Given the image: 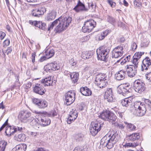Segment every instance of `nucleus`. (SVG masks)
<instances>
[{"instance_id":"f257e3e1","label":"nucleus","mask_w":151,"mask_h":151,"mask_svg":"<svg viewBox=\"0 0 151 151\" xmlns=\"http://www.w3.org/2000/svg\"><path fill=\"white\" fill-rule=\"evenodd\" d=\"M72 19L71 17H60L59 18L54 21L51 24L48 26L47 30L50 31L52 29L55 25L59 22L58 25L55 28V30L58 32L60 33L66 29L69 24L71 22Z\"/></svg>"},{"instance_id":"f03ea898","label":"nucleus","mask_w":151,"mask_h":151,"mask_svg":"<svg viewBox=\"0 0 151 151\" xmlns=\"http://www.w3.org/2000/svg\"><path fill=\"white\" fill-rule=\"evenodd\" d=\"M145 104L139 102L134 103V106L132 109V112L135 115L138 116H142L146 113V108L150 110L151 109V102L148 99L145 100Z\"/></svg>"},{"instance_id":"7ed1b4c3","label":"nucleus","mask_w":151,"mask_h":151,"mask_svg":"<svg viewBox=\"0 0 151 151\" xmlns=\"http://www.w3.org/2000/svg\"><path fill=\"white\" fill-rule=\"evenodd\" d=\"M110 49L109 47L105 45L100 47L96 50L98 60L105 61L108 58Z\"/></svg>"},{"instance_id":"20e7f679","label":"nucleus","mask_w":151,"mask_h":151,"mask_svg":"<svg viewBox=\"0 0 151 151\" xmlns=\"http://www.w3.org/2000/svg\"><path fill=\"white\" fill-rule=\"evenodd\" d=\"M108 78L104 74L99 73L96 75L95 81L97 86L101 88L106 87L108 85Z\"/></svg>"},{"instance_id":"39448f33","label":"nucleus","mask_w":151,"mask_h":151,"mask_svg":"<svg viewBox=\"0 0 151 151\" xmlns=\"http://www.w3.org/2000/svg\"><path fill=\"white\" fill-rule=\"evenodd\" d=\"M99 117L112 124L116 122L117 119V117L114 114L109 110L103 111L99 116Z\"/></svg>"},{"instance_id":"423d86ee","label":"nucleus","mask_w":151,"mask_h":151,"mask_svg":"<svg viewBox=\"0 0 151 151\" xmlns=\"http://www.w3.org/2000/svg\"><path fill=\"white\" fill-rule=\"evenodd\" d=\"M32 112L36 114L41 115L40 121L43 126H47L50 124V119L46 117L45 116L51 117V114L48 113L46 111H40L34 110L32 111Z\"/></svg>"},{"instance_id":"0eeeda50","label":"nucleus","mask_w":151,"mask_h":151,"mask_svg":"<svg viewBox=\"0 0 151 151\" xmlns=\"http://www.w3.org/2000/svg\"><path fill=\"white\" fill-rule=\"evenodd\" d=\"M103 123L96 121L92 122L90 127V133L94 136L101 129Z\"/></svg>"},{"instance_id":"6e6552de","label":"nucleus","mask_w":151,"mask_h":151,"mask_svg":"<svg viewBox=\"0 0 151 151\" xmlns=\"http://www.w3.org/2000/svg\"><path fill=\"white\" fill-rule=\"evenodd\" d=\"M96 23L94 20L90 19L85 22L84 25L82 27V31L84 33L90 32L96 27Z\"/></svg>"},{"instance_id":"1a4fd4ad","label":"nucleus","mask_w":151,"mask_h":151,"mask_svg":"<svg viewBox=\"0 0 151 151\" xmlns=\"http://www.w3.org/2000/svg\"><path fill=\"white\" fill-rule=\"evenodd\" d=\"M134 90L137 92L142 93L145 88V84L140 79L135 80L133 83Z\"/></svg>"},{"instance_id":"9d476101","label":"nucleus","mask_w":151,"mask_h":151,"mask_svg":"<svg viewBox=\"0 0 151 151\" xmlns=\"http://www.w3.org/2000/svg\"><path fill=\"white\" fill-rule=\"evenodd\" d=\"M132 65H127L126 70L128 76L131 78L134 77L137 73L138 64L132 62Z\"/></svg>"},{"instance_id":"9b49d317","label":"nucleus","mask_w":151,"mask_h":151,"mask_svg":"<svg viewBox=\"0 0 151 151\" xmlns=\"http://www.w3.org/2000/svg\"><path fill=\"white\" fill-rule=\"evenodd\" d=\"M76 93L74 90L68 91L65 95L66 104L69 105L72 104L75 100Z\"/></svg>"},{"instance_id":"f8f14e48","label":"nucleus","mask_w":151,"mask_h":151,"mask_svg":"<svg viewBox=\"0 0 151 151\" xmlns=\"http://www.w3.org/2000/svg\"><path fill=\"white\" fill-rule=\"evenodd\" d=\"M31 116V113L29 111L24 110L21 111L18 115V119L22 122H26L29 120Z\"/></svg>"},{"instance_id":"ddd939ff","label":"nucleus","mask_w":151,"mask_h":151,"mask_svg":"<svg viewBox=\"0 0 151 151\" xmlns=\"http://www.w3.org/2000/svg\"><path fill=\"white\" fill-rule=\"evenodd\" d=\"M115 144L114 142L111 141L109 139V137H107L106 136L104 137L101 140L100 144L103 147H106L109 149L111 148Z\"/></svg>"},{"instance_id":"4468645a","label":"nucleus","mask_w":151,"mask_h":151,"mask_svg":"<svg viewBox=\"0 0 151 151\" xmlns=\"http://www.w3.org/2000/svg\"><path fill=\"white\" fill-rule=\"evenodd\" d=\"M123 48L121 45L115 47L113 50L112 54V58H117L122 56Z\"/></svg>"},{"instance_id":"2eb2a0df","label":"nucleus","mask_w":151,"mask_h":151,"mask_svg":"<svg viewBox=\"0 0 151 151\" xmlns=\"http://www.w3.org/2000/svg\"><path fill=\"white\" fill-rule=\"evenodd\" d=\"M104 98L109 102H114L115 101V97L114 96L112 89L111 88H108L104 93Z\"/></svg>"},{"instance_id":"dca6fc26","label":"nucleus","mask_w":151,"mask_h":151,"mask_svg":"<svg viewBox=\"0 0 151 151\" xmlns=\"http://www.w3.org/2000/svg\"><path fill=\"white\" fill-rule=\"evenodd\" d=\"M151 61L150 58L146 57L142 61L141 65L142 71L147 70L151 68Z\"/></svg>"},{"instance_id":"f3484780","label":"nucleus","mask_w":151,"mask_h":151,"mask_svg":"<svg viewBox=\"0 0 151 151\" xmlns=\"http://www.w3.org/2000/svg\"><path fill=\"white\" fill-rule=\"evenodd\" d=\"M33 101L40 109H44L48 106L47 102L45 100H40L39 99H35L33 100Z\"/></svg>"},{"instance_id":"a211bd4d","label":"nucleus","mask_w":151,"mask_h":151,"mask_svg":"<svg viewBox=\"0 0 151 151\" xmlns=\"http://www.w3.org/2000/svg\"><path fill=\"white\" fill-rule=\"evenodd\" d=\"M46 9L44 7L33 9L32 12V16L36 17H39L41 15L43 14L45 12Z\"/></svg>"},{"instance_id":"6ab92c4d","label":"nucleus","mask_w":151,"mask_h":151,"mask_svg":"<svg viewBox=\"0 0 151 151\" xmlns=\"http://www.w3.org/2000/svg\"><path fill=\"white\" fill-rule=\"evenodd\" d=\"M69 115L67 119V123L70 124L77 118L78 114L77 111L76 110L73 109L70 112Z\"/></svg>"},{"instance_id":"aec40b11","label":"nucleus","mask_w":151,"mask_h":151,"mask_svg":"<svg viewBox=\"0 0 151 151\" xmlns=\"http://www.w3.org/2000/svg\"><path fill=\"white\" fill-rule=\"evenodd\" d=\"M45 89L42 85L37 84L34 87L33 90L35 93L42 95L45 93Z\"/></svg>"},{"instance_id":"412c9836","label":"nucleus","mask_w":151,"mask_h":151,"mask_svg":"<svg viewBox=\"0 0 151 151\" xmlns=\"http://www.w3.org/2000/svg\"><path fill=\"white\" fill-rule=\"evenodd\" d=\"M73 9L77 12L87 10V9L85 8L84 5L81 2L80 0L78 1L77 4Z\"/></svg>"},{"instance_id":"4be33fe9","label":"nucleus","mask_w":151,"mask_h":151,"mask_svg":"<svg viewBox=\"0 0 151 151\" xmlns=\"http://www.w3.org/2000/svg\"><path fill=\"white\" fill-rule=\"evenodd\" d=\"M67 73H68L67 76H68L69 75L70 76L72 82L73 83H77L78 79V73L75 72L70 73L69 72H67Z\"/></svg>"},{"instance_id":"5701e85b","label":"nucleus","mask_w":151,"mask_h":151,"mask_svg":"<svg viewBox=\"0 0 151 151\" xmlns=\"http://www.w3.org/2000/svg\"><path fill=\"white\" fill-rule=\"evenodd\" d=\"M126 71L124 70H121L115 75V77L116 80L121 81L123 80L125 77Z\"/></svg>"},{"instance_id":"b1692460","label":"nucleus","mask_w":151,"mask_h":151,"mask_svg":"<svg viewBox=\"0 0 151 151\" xmlns=\"http://www.w3.org/2000/svg\"><path fill=\"white\" fill-rule=\"evenodd\" d=\"M5 131V133L7 135H13L14 133L17 132V128L13 126H7Z\"/></svg>"},{"instance_id":"393cba45","label":"nucleus","mask_w":151,"mask_h":151,"mask_svg":"<svg viewBox=\"0 0 151 151\" xmlns=\"http://www.w3.org/2000/svg\"><path fill=\"white\" fill-rule=\"evenodd\" d=\"M93 54V52L91 51H83L81 54V58L84 59L91 58Z\"/></svg>"},{"instance_id":"a878e982","label":"nucleus","mask_w":151,"mask_h":151,"mask_svg":"<svg viewBox=\"0 0 151 151\" xmlns=\"http://www.w3.org/2000/svg\"><path fill=\"white\" fill-rule=\"evenodd\" d=\"M27 146L25 144H21L17 145L12 150V151H25Z\"/></svg>"},{"instance_id":"bb28decb","label":"nucleus","mask_w":151,"mask_h":151,"mask_svg":"<svg viewBox=\"0 0 151 151\" xmlns=\"http://www.w3.org/2000/svg\"><path fill=\"white\" fill-rule=\"evenodd\" d=\"M41 82L45 86H52L53 85V82L51 77H49L45 78L43 80H42Z\"/></svg>"},{"instance_id":"cd10ccee","label":"nucleus","mask_w":151,"mask_h":151,"mask_svg":"<svg viewBox=\"0 0 151 151\" xmlns=\"http://www.w3.org/2000/svg\"><path fill=\"white\" fill-rule=\"evenodd\" d=\"M80 92L84 96H88L92 94V91L87 87L81 88Z\"/></svg>"},{"instance_id":"c85d7f7f","label":"nucleus","mask_w":151,"mask_h":151,"mask_svg":"<svg viewBox=\"0 0 151 151\" xmlns=\"http://www.w3.org/2000/svg\"><path fill=\"white\" fill-rule=\"evenodd\" d=\"M56 16V12L52 11L47 14L45 19L48 21H50L54 19Z\"/></svg>"},{"instance_id":"c756f323","label":"nucleus","mask_w":151,"mask_h":151,"mask_svg":"<svg viewBox=\"0 0 151 151\" xmlns=\"http://www.w3.org/2000/svg\"><path fill=\"white\" fill-rule=\"evenodd\" d=\"M30 118L32 120L30 122V124L36 129L39 128L40 126L39 120L37 119H35L32 117H31Z\"/></svg>"},{"instance_id":"7c9ffc66","label":"nucleus","mask_w":151,"mask_h":151,"mask_svg":"<svg viewBox=\"0 0 151 151\" xmlns=\"http://www.w3.org/2000/svg\"><path fill=\"white\" fill-rule=\"evenodd\" d=\"M143 54V52H140L135 53L133 57V58L132 60V62L138 64L139 59Z\"/></svg>"},{"instance_id":"2f4dec72","label":"nucleus","mask_w":151,"mask_h":151,"mask_svg":"<svg viewBox=\"0 0 151 151\" xmlns=\"http://www.w3.org/2000/svg\"><path fill=\"white\" fill-rule=\"evenodd\" d=\"M128 139L131 141H134L137 140L139 138V134L138 133H133L132 134L127 136Z\"/></svg>"},{"instance_id":"473e14b6","label":"nucleus","mask_w":151,"mask_h":151,"mask_svg":"<svg viewBox=\"0 0 151 151\" xmlns=\"http://www.w3.org/2000/svg\"><path fill=\"white\" fill-rule=\"evenodd\" d=\"M109 139L111 141L114 142L115 143L118 141L119 139V136L117 133L113 134L112 136H109Z\"/></svg>"},{"instance_id":"72a5a7b5","label":"nucleus","mask_w":151,"mask_h":151,"mask_svg":"<svg viewBox=\"0 0 151 151\" xmlns=\"http://www.w3.org/2000/svg\"><path fill=\"white\" fill-rule=\"evenodd\" d=\"M132 101L129 98L125 99L122 100L121 103L123 106H128L131 104Z\"/></svg>"},{"instance_id":"f704fd0d","label":"nucleus","mask_w":151,"mask_h":151,"mask_svg":"<svg viewBox=\"0 0 151 151\" xmlns=\"http://www.w3.org/2000/svg\"><path fill=\"white\" fill-rule=\"evenodd\" d=\"M124 85H125L126 87L124 88V93L125 94V96H126V95L129 96L128 94L131 93L132 90L130 88L129 86H128L127 84H124Z\"/></svg>"},{"instance_id":"c9c22d12","label":"nucleus","mask_w":151,"mask_h":151,"mask_svg":"<svg viewBox=\"0 0 151 151\" xmlns=\"http://www.w3.org/2000/svg\"><path fill=\"white\" fill-rule=\"evenodd\" d=\"M45 55L47 57V59H49L53 56L55 54V51L53 49L48 50L45 52Z\"/></svg>"},{"instance_id":"e433bc0d","label":"nucleus","mask_w":151,"mask_h":151,"mask_svg":"<svg viewBox=\"0 0 151 151\" xmlns=\"http://www.w3.org/2000/svg\"><path fill=\"white\" fill-rule=\"evenodd\" d=\"M125 85L123 84L119 86L118 88L117 92L119 94H122L123 96H125L124 93V88L125 87Z\"/></svg>"},{"instance_id":"4c0bfd02","label":"nucleus","mask_w":151,"mask_h":151,"mask_svg":"<svg viewBox=\"0 0 151 151\" xmlns=\"http://www.w3.org/2000/svg\"><path fill=\"white\" fill-rule=\"evenodd\" d=\"M52 65H51V63L47 64L44 68L45 70L47 72H51L53 71L52 67Z\"/></svg>"},{"instance_id":"58836bf2","label":"nucleus","mask_w":151,"mask_h":151,"mask_svg":"<svg viewBox=\"0 0 151 151\" xmlns=\"http://www.w3.org/2000/svg\"><path fill=\"white\" fill-rule=\"evenodd\" d=\"M7 145V142L4 140L0 141V151H4Z\"/></svg>"},{"instance_id":"ea45409f","label":"nucleus","mask_w":151,"mask_h":151,"mask_svg":"<svg viewBox=\"0 0 151 151\" xmlns=\"http://www.w3.org/2000/svg\"><path fill=\"white\" fill-rule=\"evenodd\" d=\"M51 64L52 65V68L53 69V71L58 70L59 69L60 67L59 64H58L56 61H54L51 63Z\"/></svg>"},{"instance_id":"a19ab883","label":"nucleus","mask_w":151,"mask_h":151,"mask_svg":"<svg viewBox=\"0 0 151 151\" xmlns=\"http://www.w3.org/2000/svg\"><path fill=\"white\" fill-rule=\"evenodd\" d=\"M107 20L108 22L110 23L113 25H115L116 24V21L115 19L112 17L108 16Z\"/></svg>"},{"instance_id":"79ce46f5","label":"nucleus","mask_w":151,"mask_h":151,"mask_svg":"<svg viewBox=\"0 0 151 151\" xmlns=\"http://www.w3.org/2000/svg\"><path fill=\"white\" fill-rule=\"evenodd\" d=\"M25 135L24 134H19L18 135L17 140L19 141H23L25 139Z\"/></svg>"},{"instance_id":"37998d69","label":"nucleus","mask_w":151,"mask_h":151,"mask_svg":"<svg viewBox=\"0 0 151 151\" xmlns=\"http://www.w3.org/2000/svg\"><path fill=\"white\" fill-rule=\"evenodd\" d=\"M131 55H129L124 58V60H122L120 63L121 65H123L127 62H129L130 60Z\"/></svg>"},{"instance_id":"c03bdc74","label":"nucleus","mask_w":151,"mask_h":151,"mask_svg":"<svg viewBox=\"0 0 151 151\" xmlns=\"http://www.w3.org/2000/svg\"><path fill=\"white\" fill-rule=\"evenodd\" d=\"M83 135L81 134H79L76 135V139L77 141H80L82 140Z\"/></svg>"},{"instance_id":"a18cd8bd","label":"nucleus","mask_w":151,"mask_h":151,"mask_svg":"<svg viewBox=\"0 0 151 151\" xmlns=\"http://www.w3.org/2000/svg\"><path fill=\"white\" fill-rule=\"evenodd\" d=\"M127 127L129 131H134L136 128L135 126L131 124H128Z\"/></svg>"},{"instance_id":"49530a36","label":"nucleus","mask_w":151,"mask_h":151,"mask_svg":"<svg viewBox=\"0 0 151 151\" xmlns=\"http://www.w3.org/2000/svg\"><path fill=\"white\" fill-rule=\"evenodd\" d=\"M10 40L9 39H6L4 41L3 43V45L4 47H6L8 46L10 44Z\"/></svg>"},{"instance_id":"de8ad7c7","label":"nucleus","mask_w":151,"mask_h":151,"mask_svg":"<svg viewBox=\"0 0 151 151\" xmlns=\"http://www.w3.org/2000/svg\"><path fill=\"white\" fill-rule=\"evenodd\" d=\"M145 76L146 79L148 80L149 82H151V72L146 73Z\"/></svg>"},{"instance_id":"09e8293b","label":"nucleus","mask_w":151,"mask_h":151,"mask_svg":"<svg viewBox=\"0 0 151 151\" xmlns=\"http://www.w3.org/2000/svg\"><path fill=\"white\" fill-rule=\"evenodd\" d=\"M88 40L89 37L86 36L80 39V41L82 42H83L87 41Z\"/></svg>"},{"instance_id":"8fccbe9b","label":"nucleus","mask_w":151,"mask_h":151,"mask_svg":"<svg viewBox=\"0 0 151 151\" xmlns=\"http://www.w3.org/2000/svg\"><path fill=\"white\" fill-rule=\"evenodd\" d=\"M108 2L112 7H114L116 5V4L115 2H113L111 0H108Z\"/></svg>"},{"instance_id":"3c124183","label":"nucleus","mask_w":151,"mask_h":151,"mask_svg":"<svg viewBox=\"0 0 151 151\" xmlns=\"http://www.w3.org/2000/svg\"><path fill=\"white\" fill-rule=\"evenodd\" d=\"M124 146L125 147H133L134 146V145L133 143L129 142L126 143L125 145H124Z\"/></svg>"},{"instance_id":"603ef678","label":"nucleus","mask_w":151,"mask_h":151,"mask_svg":"<svg viewBox=\"0 0 151 151\" xmlns=\"http://www.w3.org/2000/svg\"><path fill=\"white\" fill-rule=\"evenodd\" d=\"M29 134L35 137H36L37 135H38L39 134L38 132H29Z\"/></svg>"},{"instance_id":"864d4df0","label":"nucleus","mask_w":151,"mask_h":151,"mask_svg":"<svg viewBox=\"0 0 151 151\" xmlns=\"http://www.w3.org/2000/svg\"><path fill=\"white\" fill-rule=\"evenodd\" d=\"M36 56V52H34L32 53L31 59H32V62L33 63H34L35 61V57Z\"/></svg>"},{"instance_id":"5fc2aeb1","label":"nucleus","mask_w":151,"mask_h":151,"mask_svg":"<svg viewBox=\"0 0 151 151\" xmlns=\"http://www.w3.org/2000/svg\"><path fill=\"white\" fill-rule=\"evenodd\" d=\"M6 36L5 33L3 32H0V38L1 40L4 39Z\"/></svg>"},{"instance_id":"6e6d98bb","label":"nucleus","mask_w":151,"mask_h":151,"mask_svg":"<svg viewBox=\"0 0 151 151\" xmlns=\"http://www.w3.org/2000/svg\"><path fill=\"white\" fill-rule=\"evenodd\" d=\"M69 63L70 65L72 66H75L76 65V63L73 59L72 58L69 61Z\"/></svg>"},{"instance_id":"4d7b16f0","label":"nucleus","mask_w":151,"mask_h":151,"mask_svg":"<svg viewBox=\"0 0 151 151\" xmlns=\"http://www.w3.org/2000/svg\"><path fill=\"white\" fill-rule=\"evenodd\" d=\"M131 47L133 50H135L137 47V45L135 42H133L131 45Z\"/></svg>"},{"instance_id":"13d9d810","label":"nucleus","mask_w":151,"mask_h":151,"mask_svg":"<svg viewBox=\"0 0 151 151\" xmlns=\"http://www.w3.org/2000/svg\"><path fill=\"white\" fill-rule=\"evenodd\" d=\"M32 86V83L30 82H28L25 85V88L26 89H27L29 88H30Z\"/></svg>"},{"instance_id":"bf43d9fd","label":"nucleus","mask_w":151,"mask_h":151,"mask_svg":"<svg viewBox=\"0 0 151 151\" xmlns=\"http://www.w3.org/2000/svg\"><path fill=\"white\" fill-rule=\"evenodd\" d=\"M41 21H37L35 25V26L38 27L40 29H41Z\"/></svg>"},{"instance_id":"052dcab7","label":"nucleus","mask_w":151,"mask_h":151,"mask_svg":"<svg viewBox=\"0 0 151 151\" xmlns=\"http://www.w3.org/2000/svg\"><path fill=\"white\" fill-rule=\"evenodd\" d=\"M134 6L137 7H140V4L136 0H135L134 1Z\"/></svg>"},{"instance_id":"680f3d73","label":"nucleus","mask_w":151,"mask_h":151,"mask_svg":"<svg viewBox=\"0 0 151 151\" xmlns=\"http://www.w3.org/2000/svg\"><path fill=\"white\" fill-rule=\"evenodd\" d=\"M12 50V47H8L6 50L5 53H6L8 55L11 52Z\"/></svg>"},{"instance_id":"e2e57ef3","label":"nucleus","mask_w":151,"mask_h":151,"mask_svg":"<svg viewBox=\"0 0 151 151\" xmlns=\"http://www.w3.org/2000/svg\"><path fill=\"white\" fill-rule=\"evenodd\" d=\"M46 24L44 22H41V29L42 30H45L46 29Z\"/></svg>"},{"instance_id":"0e129e2a","label":"nucleus","mask_w":151,"mask_h":151,"mask_svg":"<svg viewBox=\"0 0 151 151\" xmlns=\"http://www.w3.org/2000/svg\"><path fill=\"white\" fill-rule=\"evenodd\" d=\"M109 32V30H106L101 33L105 37L106 36Z\"/></svg>"},{"instance_id":"69168bd1","label":"nucleus","mask_w":151,"mask_h":151,"mask_svg":"<svg viewBox=\"0 0 151 151\" xmlns=\"http://www.w3.org/2000/svg\"><path fill=\"white\" fill-rule=\"evenodd\" d=\"M47 59V56H44L41 57L39 60V61L40 62H42L44 60H46Z\"/></svg>"},{"instance_id":"338daca9","label":"nucleus","mask_w":151,"mask_h":151,"mask_svg":"<svg viewBox=\"0 0 151 151\" xmlns=\"http://www.w3.org/2000/svg\"><path fill=\"white\" fill-rule=\"evenodd\" d=\"M37 21H32L30 20L29 21V23L30 24L35 26Z\"/></svg>"},{"instance_id":"774afa93","label":"nucleus","mask_w":151,"mask_h":151,"mask_svg":"<svg viewBox=\"0 0 151 151\" xmlns=\"http://www.w3.org/2000/svg\"><path fill=\"white\" fill-rule=\"evenodd\" d=\"M73 151H82V150L80 147H77L75 148Z\"/></svg>"}]
</instances>
